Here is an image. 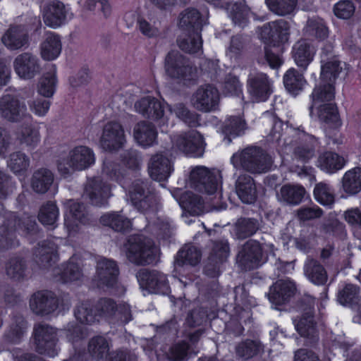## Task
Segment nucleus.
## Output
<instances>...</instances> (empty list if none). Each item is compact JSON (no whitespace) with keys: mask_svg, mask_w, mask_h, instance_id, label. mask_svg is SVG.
<instances>
[{"mask_svg":"<svg viewBox=\"0 0 361 361\" xmlns=\"http://www.w3.org/2000/svg\"><path fill=\"white\" fill-rule=\"evenodd\" d=\"M231 161L235 167L240 166L252 173L266 172L272 164L271 157L258 147H247L233 154Z\"/></svg>","mask_w":361,"mask_h":361,"instance_id":"obj_3","label":"nucleus"},{"mask_svg":"<svg viewBox=\"0 0 361 361\" xmlns=\"http://www.w3.org/2000/svg\"><path fill=\"white\" fill-rule=\"evenodd\" d=\"M127 249L129 261L138 265L152 262L157 251L153 241L142 235H131L128 240Z\"/></svg>","mask_w":361,"mask_h":361,"instance_id":"obj_4","label":"nucleus"},{"mask_svg":"<svg viewBox=\"0 0 361 361\" xmlns=\"http://www.w3.org/2000/svg\"><path fill=\"white\" fill-rule=\"evenodd\" d=\"M180 205L193 215H200L204 211V203L202 198L192 192H184L180 198Z\"/></svg>","mask_w":361,"mask_h":361,"instance_id":"obj_43","label":"nucleus"},{"mask_svg":"<svg viewBox=\"0 0 361 361\" xmlns=\"http://www.w3.org/2000/svg\"><path fill=\"white\" fill-rule=\"evenodd\" d=\"M305 189L299 185L286 184L276 192L278 201L288 205L299 204L304 197Z\"/></svg>","mask_w":361,"mask_h":361,"instance_id":"obj_32","label":"nucleus"},{"mask_svg":"<svg viewBox=\"0 0 361 361\" xmlns=\"http://www.w3.org/2000/svg\"><path fill=\"white\" fill-rule=\"evenodd\" d=\"M136 276L140 285L145 286L152 293L165 295L169 291L166 276L160 271L141 269Z\"/></svg>","mask_w":361,"mask_h":361,"instance_id":"obj_19","label":"nucleus"},{"mask_svg":"<svg viewBox=\"0 0 361 361\" xmlns=\"http://www.w3.org/2000/svg\"><path fill=\"white\" fill-rule=\"evenodd\" d=\"M166 107L170 114H174L176 118L189 126L195 127L199 125V115L192 112L185 104L182 102L174 104H166Z\"/></svg>","mask_w":361,"mask_h":361,"instance_id":"obj_39","label":"nucleus"},{"mask_svg":"<svg viewBox=\"0 0 361 361\" xmlns=\"http://www.w3.org/2000/svg\"><path fill=\"white\" fill-rule=\"evenodd\" d=\"M245 123L239 116H233L228 118L223 126V133L227 137L228 143L231 142L232 137L241 135L245 130Z\"/></svg>","mask_w":361,"mask_h":361,"instance_id":"obj_51","label":"nucleus"},{"mask_svg":"<svg viewBox=\"0 0 361 361\" xmlns=\"http://www.w3.org/2000/svg\"><path fill=\"white\" fill-rule=\"evenodd\" d=\"M258 228L257 220L244 218L238 220L234 227V233L238 238L243 239L255 233Z\"/></svg>","mask_w":361,"mask_h":361,"instance_id":"obj_55","label":"nucleus"},{"mask_svg":"<svg viewBox=\"0 0 361 361\" xmlns=\"http://www.w3.org/2000/svg\"><path fill=\"white\" fill-rule=\"evenodd\" d=\"M62 50L60 37L54 32H49L40 45V54L45 61H53L59 57Z\"/></svg>","mask_w":361,"mask_h":361,"instance_id":"obj_33","label":"nucleus"},{"mask_svg":"<svg viewBox=\"0 0 361 361\" xmlns=\"http://www.w3.org/2000/svg\"><path fill=\"white\" fill-rule=\"evenodd\" d=\"M179 47L188 53H197L201 51L202 39L200 32H185L178 40Z\"/></svg>","mask_w":361,"mask_h":361,"instance_id":"obj_45","label":"nucleus"},{"mask_svg":"<svg viewBox=\"0 0 361 361\" xmlns=\"http://www.w3.org/2000/svg\"><path fill=\"white\" fill-rule=\"evenodd\" d=\"M42 15L44 24L53 29L65 25L73 16L71 7L59 1H53L44 5Z\"/></svg>","mask_w":361,"mask_h":361,"instance_id":"obj_10","label":"nucleus"},{"mask_svg":"<svg viewBox=\"0 0 361 361\" xmlns=\"http://www.w3.org/2000/svg\"><path fill=\"white\" fill-rule=\"evenodd\" d=\"M133 137L138 145L148 147L156 142L157 132L153 124L142 121L134 126Z\"/></svg>","mask_w":361,"mask_h":361,"instance_id":"obj_31","label":"nucleus"},{"mask_svg":"<svg viewBox=\"0 0 361 361\" xmlns=\"http://www.w3.org/2000/svg\"><path fill=\"white\" fill-rule=\"evenodd\" d=\"M59 274L63 282L77 281L82 276L81 269L78 264L75 262L74 258H71L68 264L62 265Z\"/></svg>","mask_w":361,"mask_h":361,"instance_id":"obj_60","label":"nucleus"},{"mask_svg":"<svg viewBox=\"0 0 361 361\" xmlns=\"http://www.w3.org/2000/svg\"><path fill=\"white\" fill-rule=\"evenodd\" d=\"M7 165L15 174H21L29 168L30 158L21 152H16L10 154Z\"/></svg>","mask_w":361,"mask_h":361,"instance_id":"obj_56","label":"nucleus"},{"mask_svg":"<svg viewBox=\"0 0 361 361\" xmlns=\"http://www.w3.org/2000/svg\"><path fill=\"white\" fill-rule=\"evenodd\" d=\"M289 26L284 20H279L265 24L261 32V37L266 41L267 45H272L274 49L280 44L288 41Z\"/></svg>","mask_w":361,"mask_h":361,"instance_id":"obj_20","label":"nucleus"},{"mask_svg":"<svg viewBox=\"0 0 361 361\" xmlns=\"http://www.w3.org/2000/svg\"><path fill=\"white\" fill-rule=\"evenodd\" d=\"M100 222L116 231H126L131 228L130 219L118 212L106 213L100 218Z\"/></svg>","mask_w":361,"mask_h":361,"instance_id":"obj_44","label":"nucleus"},{"mask_svg":"<svg viewBox=\"0 0 361 361\" xmlns=\"http://www.w3.org/2000/svg\"><path fill=\"white\" fill-rule=\"evenodd\" d=\"M355 6L350 0H341L334 6L335 16L341 19H348L355 13Z\"/></svg>","mask_w":361,"mask_h":361,"instance_id":"obj_63","label":"nucleus"},{"mask_svg":"<svg viewBox=\"0 0 361 361\" xmlns=\"http://www.w3.org/2000/svg\"><path fill=\"white\" fill-rule=\"evenodd\" d=\"M343 190L348 195H356L361 191V168L355 167L345 173L342 179Z\"/></svg>","mask_w":361,"mask_h":361,"instance_id":"obj_42","label":"nucleus"},{"mask_svg":"<svg viewBox=\"0 0 361 361\" xmlns=\"http://www.w3.org/2000/svg\"><path fill=\"white\" fill-rule=\"evenodd\" d=\"M118 269L116 262L106 258H101L97 264L96 279L98 286L112 288L117 282Z\"/></svg>","mask_w":361,"mask_h":361,"instance_id":"obj_23","label":"nucleus"},{"mask_svg":"<svg viewBox=\"0 0 361 361\" xmlns=\"http://www.w3.org/2000/svg\"><path fill=\"white\" fill-rule=\"evenodd\" d=\"M310 143L298 146L294 149V157L302 161H307L314 156V148L317 140L312 136H309Z\"/></svg>","mask_w":361,"mask_h":361,"instance_id":"obj_62","label":"nucleus"},{"mask_svg":"<svg viewBox=\"0 0 361 361\" xmlns=\"http://www.w3.org/2000/svg\"><path fill=\"white\" fill-rule=\"evenodd\" d=\"M219 102L218 90L212 85H204L192 94L191 105L198 111L209 112L216 109Z\"/></svg>","mask_w":361,"mask_h":361,"instance_id":"obj_14","label":"nucleus"},{"mask_svg":"<svg viewBox=\"0 0 361 361\" xmlns=\"http://www.w3.org/2000/svg\"><path fill=\"white\" fill-rule=\"evenodd\" d=\"M344 164V159L331 152H324L319 157L317 160V166L329 173H333L341 169Z\"/></svg>","mask_w":361,"mask_h":361,"instance_id":"obj_41","label":"nucleus"},{"mask_svg":"<svg viewBox=\"0 0 361 361\" xmlns=\"http://www.w3.org/2000/svg\"><path fill=\"white\" fill-rule=\"evenodd\" d=\"M95 162L94 152L83 145L77 146L68 152L66 157L58 160L57 168L62 176H68L75 171L85 170Z\"/></svg>","mask_w":361,"mask_h":361,"instance_id":"obj_2","label":"nucleus"},{"mask_svg":"<svg viewBox=\"0 0 361 361\" xmlns=\"http://www.w3.org/2000/svg\"><path fill=\"white\" fill-rule=\"evenodd\" d=\"M54 182V174L45 168L39 169L33 173L31 186L37 193H45Z\"/></svg>","mask_w":361,"mask_h":361,"instance_id":"obj_40","label":"nucleus"},{"mask_svg":"<svg viewBox=\"0 0 361 361\" xmlns=\"http://www.w3.org/2000/svg\"><path fill=\"white\" fill-rule=\"evenodd\" d=\"M271 11L279 16L290 13L296 6V0H267Z\"/></svg>","mask_w":361,"mask_h":361,"instance_id":"obj_61","label":"nucleus"},{"mask_svg":"<svg viewBox=\"0 0 361 361\" xmlns=\"http://www.w3.org/2000/svg\"><path fill=\"white\" fill-rule=\"evenodd\" d=\"M36 350L40 354L54 357L58 354L56 348L57 331L52 326L38 324L34 329Z\"/></svg>","mask_w":361,"mask_h":361,"instance_id":"obj_9","label":"nucleus"},{"mask_svg":"<svg viewBox=\"0 0 361 361\" xmlns=\"http://www.w3.org/2000/svg\"><path fill=\"white\" fill-rule=\"evenodd\" d=\"M316 51V48L310 42L300 39L293 44L291 54L295 64L305 71L314 60Z\"/></svg>","mask_w":361,"mask_h":361,"instance_id":"obj_25","label":"nucleus"},{"mask_svg":"<svg viewBox=\"0 0 361 361\" xmlns=\"http://www.w3.org/2000/svg\"><path fill=\"white\" fill-rule=\"evenodd\" d=\"M320 78L324 82L333 85L341 82L348 74L345 63L335 54L334 46L329 42L324 45L320 52Z\"/></svg>","mask_w":361,"mask_h":361,"instance_id":"obj_1","label":"nucleus"},{"mask_svg":"<svg viewBox=\"0 0 361 361\" xmlns=\"http://www.w3.org/2000/svg\"><path fill=\"white\" fill-rule=\"evenodd\" d=\"M315 200L324 206H331L334 203V191L328 184L321 182L317 183L314 189Z\"/></svg>","mask_w":361,"mask_h":361,"instance_id":"obj_57","label":"nucleus"},{"mask_svg":"<svg viewBox=\"0 0 361 361\" xmlns=\"http://www.w3.org/2000/svg\"><path fill=\"white\" fill-rule=\"evenodd\" d=\"M0 117L10 123L32 118L25 102L11 94H4L0 98Z\"/></svg>","mask_w":361,"mask_h":361,"instance_id":"obj_7","label":"nucleus"},{"mask_svg":"<svg viewBox=\"0 0 361 361\" xmlns=\"http://www.w3.org/2000/svg\"><path fill=\"white\" fill-rule=\"evenodd\" d=\"M235 190L238 197L243 203L252 204L255 201L256 186L250 176L240 175L235 180Z\"/></svg>","mask_w":361,"mask_h":361,"instance_id":"obj_29","label":"nucleus"},{"mask_svg":"<svg viewBox=\"0 0 361 361\" xmlns=\"http://www.w3.org/2000/svg\"><path fill=\"white\" fill-rule=\"evenodd\" d=\"M247 88L255 102H264L272 92V82L263 73H250L247 82Z\"/></svg>","mask_w":361,"mask_h":361,"instance_id":"obj_17","label":"nucleus"},{"mask_svg":"<svg viewBox=\"0 0 361 361\" xmlns=\"http://www.w3.org/2000/svg\"><path fill=\"white\" fill-rule=\"evenodd\" d=\"M27 324L22 317H16L5 334L6 340L11 343H18L26 332Z\"/></svg>","mask_w":361,"mask_h":361,"instance_id":"obj_53","label":"nucleus"},{"mask_svg":"<svg viewBox=\"0 0 361 361\" xmlns=\"http://www.w3.org/2000/svg\"><path fill=\"white\" fill-rule=\"evenodd\" d=\"M312 104L310 106V114H314V109L317 106L326 105V103H332L335 97L334 85L324 84L316 86L312 93Z\"/></svg>","mask_w":361,"mask_h":361,"instance_id":"obj_34","label":"nucleus"},{"mask_svg":"<svg viewBox=\"0 0 361 361\" xmlns=\"http://www.w3.org/2000/svg\"><path fill=\"white\" fill-rule=\"evenodd\" d=\"M293 323L301 336L312 338L317 337V331L312 312H307L298 321L295 319Z\"/></svg>","mask_w":361,"mask_h":361,"instance_id":"obj_49","label":"nucleus"},{"mask_svg":"<svg viewBox=\"0 0 361 361\" xmlns=\"http://www.w3.org/2000/svg\"><path fill=\"white\" fill-rule=\"evenodd\" d=\"M1 42L9 50L20 49L28 44L27 30L23 25H11L2 35Z\"/></svg>","mask_w":361,"mask_h":361,"instance_id":"obj_26","label":"nucleus"},{"mask_svg":"<svg viewBox=\"0 0 361 361\" xmlns=\"http://www.w3.org/2000/svg\"><path fill=\"white\" fill-rule=\"evenodd\" d=\"M56 72V66L51 65L49 72L44 74L40 78L38 85V92L41 95L45 97H51L54 94L57 84Z\"/></svg>","mask_w":361,"mask_h":361,"instance_id":"obj_47","label":"nucleus"},{"mask_svg":"<svg viewBox=\"0 0 361 361\" xmlns=\"http://www.w3.org/2000/svg\"><path fill=\"white\" fill-rule=\"evenodd\" d=\"M94 307L99 320L100 319L105 320L113 319L116 315L118 310V305L116 302L108 298L99 299L97 302Z\"/></svg>","mask_w":361,"mask_h":361,"instance_id":"obj_52","label":"nucleus"},{"mask_svg":"<svg viewBox=\"0 0 361 361\" xmlns=\"http://www.w3.org/2000/svg\"><path fill=\"white\" fill-rule=\"evenodd\" d=\"M306 277L316 285H323L328 279L324 267L317 260L308 259L304 266Z\"/></svg>","mask_w":361,"mask_h":361,"instance_id":"obj_38","label":"nucleus"},{"mask_svg":"<svg viewBox=\"0 0 361 361\" xmlns=\"http://www.w3.org/2000/svg\"><path fill=\"white\" fill-rule=\"evenodd\" d=\"M283 83L286 90L292 94L296 95L306 84L302 74L295 68H290L283 76Z\"/></svg>","mask_w":361,"mask_h":361,"instance_id":"obj_46","label":"nucleus"},{"mask_svg":"<svg viewBox=\"0 0 361 361\" xmlns=\"http://www.w3.org/2000/svg\"><path fill=\"white\" fill-rule=\"evenodd\" d=\"M264 352V346L257 338H246L238 342L235 346L237 357L247 360L260 355Z\"/></svg>","mask_w":361,"mask_h":361,"instance_id":"obj_30","label":"nucleus"},{"mask_svg":"<svg viewBox=\"0 0 361 361\" xmlns=\"http://www.w3.org/2000/svg\"><path fill=\"white\" fill-rule=\"evenodd\" d=\"M71 305L68 297L61 299L50 291H39L35 293L30 299L31 310L37 314L47 315L57 309L61 310L68 309Z\"/></svg>","mask_w":361,"mask_h":361,"instance_id":"obj_5","label":"nucleus"},{"mask_svg":"<svg viewBox=\"0 0 361 361\" xmlns=\"http://www.w3.org/2000/svg\"><path fill=\"white\" fill-rule=\"evenodd\" d=\"M201 257L202 253L197 247L186 245L178 252L176 264L179 266L183 264L195 266L200 262Z\"/></svg>","mask_w":361,"mask_h":361,"instance_id":"obj_48","label":"nucleus"},{"mask_svg":"<svg viewBox=\"0 0 361 361\" xmlns=\"http://www.w3.org/2000/svg\"><path fill=\"white\" fill-rule=\"evenodd\" d=\"M218 171H209L204 166H197L190 172L192 185L201 192L207 194L214 193L218 187Z\"/></svg>","mask_w":361,"mask_h":361,"instance_id":"obj_15","label":"nucleus"},{"mask_svg":"<svg viewBox=\"0 0 361 361\" xmlns=\"http://www.w3.org/2000/svg\"><path fill=\"white\" fill-rule=\"evenodd\" d=\"M59 214V210L53 202H47L40 208L38 219L45 226H54L56 222Z\"/></svg>","mask_w":361,"mask_h":361,"instance_id":"obj_59","label":"nucleus"},{"mask_svg":"<svg viewBox=\"0 0 361 361\" xmlns=\"http://www.w3.org/2000/svg\"><path fill=\"white\" fill-rule=\"evenodd\" d=\"M172 170L171 160L162 154L154 155L148 164L150 177L159 182L167 180Z\"/></svg>","mask_w":361,"mask_h":361,"instance_id":"obj_27","label":"nucleus"},{"mask_svg":"<svg viewBox=\"0 0 361 361\" xmlns=\"http://www.w3.org/2000/svg\"><path fill=\"white\" fill-rule=\"evenodd\" d=\"M13 66L17 75L23 80L34 78L41 71L39 59L29 52L18 54L13 61Z\"/></svg>","mask_w":361,"mask_h":361,"instance_id":"obj_18","label":"nucleus"},{"mask_svg":"<svg viewBox=\"0 0 361 361\" xmlns=\"http://www.w3.org/2000/svg\"><path fill=\"white\" fill-rule=\"evenodd\" d=\"M66 212L64 224L69 236H74L82 230V226L88 224L90 218L83 204L73 200L66 203Z\"/></svg>","mask_w":361,"mask_h":361,"instance_id":"obj_11","label":"nucleus"},{"mask_svg":"<svg viewBox=\"0 0 361 361\" xmlns=\"http://www.w3.org/2000/svg\"><path fill=\"white\" fill-rule=\"evenodd\" d=\"M306 32L319 39H325L329 35L328 29L322 20L312 19L307 21Z\"/></svg>","mask_w":361,"mask_h":361,"instance_id":"obj_64","label":"nucleus"},{"mask_svg":"<svg viewBox=\"0 0 361 361\" xmlns=\"http://www.w3.org/2000/svg\"><path fill=\"white\" fill-rule=\"evenodd\" d=\"M165 71L171 78L184 82L192 80L196 77V68L178 51H171L166 56Z\"/></svg>","mask_w":361,"mask_h":361,"instance_id":"obj_6","label":"nucleus"},{"mask_svg":"<svg viewBox=\"0 0 361 361\" xmlns=\"http://www.w3.org/2000/svg\"><path fill=\"white\" fill-rule=\"evenodd\" d=\"M111 195V186L101 177L89 179L85 187L83 197L88 198L92 204L101 206L106 203Z\"/></svg>","mask_w":361,"mask_h":361,"instance_id":"obj_22","label":"nucleus"},{"mask_svg":"<svg viewBox=\"0 0 361 361\" xmlns=\"http://www.w3.org/2000/svg\"><path fill=\"white\" fill-rule=\"evenodd\" d=\"M171 142L174 150L193 157L201 156L205 145L203 137L195 130L175 135Z\"/></svg>","mask_w":361,"mask_h":361,"instance_id":"obj_8","label":"nucleus"},{"mask_svg":"<svg viewBox=\"0 0 361 361\" xmlns=\"http://www.w3.org/2000/svg\"><path fill=\"white\" fill-rule=\"evenodd\" d=\"M16 139L20 144L33 149L41 140L39 129L32 124L22 125L18 128Z\"/></svg>","mask_w":361,"mask_h":361,"instance_id":"obj_37","label":"nucleus"},{"mask_svg":"<svg viewBox=\"0 0 361 361\" xmlns=\"http://www.w3.org/2000/svg\"><path fill=\"white\" fill-rule=\"evenodd\" d=\"M75 317L81 324H92L99 322L95 308L93 310L88 302L79 303L74 312Z\"/></svg>","mask_w":361,"mask_h":361,"instance_id":"obj_54","label":"nucleus"},{"mask_svg":"<svg viewBox=\"0 0 361 361\" xmlns=\"http://www.w3.org/2000/svg\"><path fill=\"white\" fill-rule=\"evenodd\" d=\"M87 350L92 357L97 361H127L126 355L123 351L110 353L109 342L102 336L92 338L89 341Z\"/></svg>","mask_w":361,"mask_h":361,"instance_id":"obj_16","label":"nucleus"},{"mask_svg":"<svg viewBox=\"0 0 361 361\" xmlns=\"http://www.w3.org/2000/svg\"><path fill=\"white\" fill-rule=\"evenodd\" d=\"M296 288L290 280H279L271 288L269 300L275 305H282L288 302L295 293Z\"/></svg>","mask_w":361,"mask_h":361,"instance_id":"obj_28","label":"nucleus"},{"mask_svg":"<svg viewBox=\"0 0 361 361\" xmlns=\"http://www.w3.org/2000/svg\"><path fill=\"white\" fill-rule=\"evenodd\" d=\"M57 247L55 244L51 243H43L39 245L35 250V255L37 258V262L44 267L55 262L57 259Z\"/></svg>","mask_w":361,"mask_h":361,"instance_id":"obj_50","label":"nucleus"},{"mask_svg":"<svg viewBox=\"0 0 361 361\" xmlns=\"http://www.w3.org/2000/svg\"><path fill=\"white\" fill-rule=\"evenodd\" d=\"M126 142L123 126L118 122H108L103 128L100 137L102 148L108 152H116L122 148Z\"/></svg>","mask_w":361,"mask_h":361,"instance_id":"obj_12","label":"nucleus"},{"mask_svg":"<svg viewBox=\"0 0 361 361\" xmlns=\"http://www.w3.org/2000/svg\"><path fill=\"white\" fill-rule=\"evenodd\" d=\"M206 24L200 13L195 8L185 9L181 14L179 26L184 32H201L202 27Z\"/></svg>","mask_w":361,"mask_h":361,"instance_id":"obj_35","label":"nucleus"},{"mask_svg":"<svg viewBox=\"0 0 361 361\" xmlns=\"http://www.w3.org/2000/svg\"><path fill=\"white\" fill-rule=\"evenodd\" d=\"M262 252L260 245L255 240L247 241L239 252L237 259L244 269H252L259 266Z\"/></svg>","mask_w":361,"mask_h":361,"instance_id":"obj_24","label":"nucleus"},{"mask_svg":"<svg viewBox=\"0 0 361 361\" xmlns=\"http://www.w3.org/2000/svg\"><path fill=\"white\" fill-rule=\"evenodd\" d=\"M129 196L134 207L142 212L153 208L157 203L156 197L150 190L149 184L142 180H137L133 183L129 190Z\"/></svg>","mask_w":361,"mask_h":361,"instance_id":"obj_13","label":"nucleus"},{"mask_svg":"<svg viewBox=\"0 0 361 361\" xmlns=\"http://www.w3.org/2000/svg\"><path fill=\"white\" fill-rule=\"evenodd\" d=\"M137 112L144 117L153 120H161L163 125H168V115L164 114L165 106L157 98L147 96L135 103Z\"/></svg>","mask_w":361,"mask_h":361,"instance_id":"obj_21","label":"nucleus"},{"mask_svg":"<svg viewBox=\"0 0 361 361\" xmlns=\"http://www.w3.org/2000/svg\"><path fill=\"white\" fill-rule=\"evenodd\" d=\"M321 122L324 123L330 128L341 127L342 122L340 118L337 106L334 103L314 107V111Z\"/></svg>","mask_w":361,"mask_h":361,"instance_id":"obj_36","label":"nucleus"},{"mask_svg":"<svg viewBox=\"0 0 361 361\" xmlns=\"http://www.w3.org/2000/svg\"><path fill=\"white\" fill-rule=\"evenodd\" d=\"M338 300L343 305L353 306L357 305L360 300L359 288L353 284L345 285L338 292Z\"/></svg>","mask_w":361,"mask_h":361,"instance_id":"obj_58","label":"nucleus"}]
</instances>
